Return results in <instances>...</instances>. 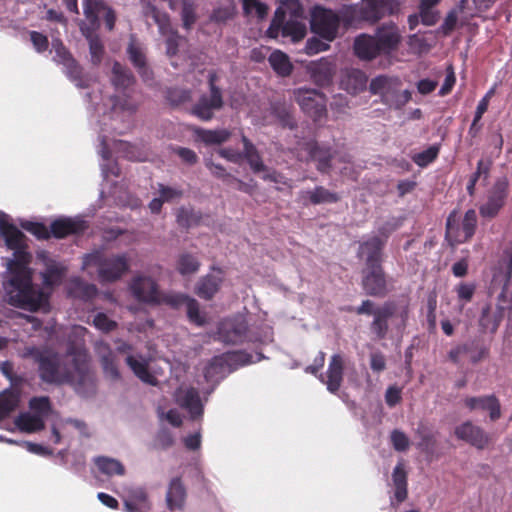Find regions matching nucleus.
Instances as JSON below:
<instances>
[{
	"instance_id": "f257e3e1",
	"label": "nucleus",
	"mask_w": 512,
	"mask_h": 512,
	"mask_svg": "<svg viewBox=\"0 0 512 512\" xmlns=\"http://www.w3.org/2000/svg\"><path fill=\"white\" fill-rule=\"evenodd\" d=\"M6 246L14 251L13 258L6 261L4 290L7 302L15 307L37 311L46 302L44 294L33 288L31 273L27 269L29 256L24 251V236L16 227L9 224L7 217L0 213V237Z\"/></svg>"
},
{
	"instance_id": "f03ea898",
	"label": "nucleus",
	"mask_w": 512,
	"mask_h": 512,
	"mask_svg": "<svg viewBox=\"0 0 512 512\" xmlns=\"http://www.w3.org/2000/svg\"><path fill=\"white\" fill-rule=\"evenodd\" d=\"M24 357L36 361L41 378L50 383L81 381L87 370V354L80 342L63 359L51 352H41L31 347L25 349Z\"/></svg>"
},
{
	"instance_id": "7ed1b4c3",
	"label": "nucleus",
	"mask_w": 512,
	"mask_h": 512,
	"mask_svg": "<svg viewBox=\"0 0 512 512\" xmlns=\"http://www.w3.org/2000/svg\"><path fill=\"white\" fill-rule=\"evenodd\" d=\"M307 33L303 8L298 0H288L284 7L276 11L267 34L277 38L280 34L292 42L301 41Z\"/></svg>"
},
{
	"instance_id": "20e7f679",
	"label": "nucleus",
	"mask_w": 512,
	"mask_h": 512,
	"mask_svg": "<svg viewBox=\"0 0 512 512\" xmlns=\"http://www.w3.org/2000/svg\"><path fill=\"white\" fill-rule=\"evenodd\" d=\"M83 266L96 267L98 277L102 282L116 281L129 269L128 259L124 254L104 255L101 252L86 255Z\"/></svg>"
},
{
	"instance_id": "39448f33",
	"label": "nucleus",
	"mask_w": 512,
	"mask_h": 512,
	"mask_svg": "<svg viewBox=\"0 0 512 512\" xmlns=\"http://www.w3.org/2000/svg\"><path fill=\"white\" fill-rule=\"evenodd\" d=\"M30 411L21 413L14 421L16 427L25 433H34L44 429L45 418L51 410L48 397H34L29 401Z\"/></svg>"
},
{
	"instance_id": "423d86ee",
	"label": "nucleus",
	"mask_w": 512,
	"mask_h": 512,
	"mask_svg": "<svg viewBox=\"0 0 512 512\" xmlns=\"http://www.w3.org/2000/svg\"><path fill=\"white\" fill-rule=\"evenodd\" d=\"M477 223L476 212L468 210L461 220L456 212L449 215L446 225V239L452 245L466 242L472 237Z\"/></svg>"
},
{
	"instance_id": "0eeeda50",
	"label": "nucleus",
	"mask_w": 512,
	"mask_h": 512,
	"mask_svg": "<svg viewBox=\"0 0 512 512\" xmlns=\"http://www.w3.org/2000/svg\"><path fill=\"white\" fill-rule=\"evenodd\" d=\"M252 362L251 356L244 352H229L214 357L204 369L208 381H216L239 366Z\"/></svg>"
},
{
	"instance_id": "6e6552de",
	"label": "nucleus",
	"mask_w": 512,
	"mask_h": 512,
	"mask_svg": "<svg viewBox=\"0 0 512 512\" xmlns=\"http://www.w3.org/2000/svg\"><path fill=\"white\" fill-rule=\"evenodd\" d=\"M397 9L398 3L394 0H361L352 7V14L359 20L375 23Z\"/></svg>"
},
{
	"instance_id": "1a4fd4ad",
	"label": "nucleus",
	"mask_w": 512,
	"mask_h": 512,
	"mask_svg": "<svg viewBox=\"0 0 512 512\" xmlns=\"http://www.w3.org/2000/svg\"><path fill=\"white\" fill-rule=\"evenodd\" d=\"M340 19L338 15L330 9L315 7L311 15V30L323 38V40L333 41L338 32Z\"/></svg>"
},
{
	"instance_id": "9d476101",
	"label": "nucleus",
	"mask_w": 512,
	"mask_h": 512,
	"mask_svg": "<svg viewBox=\"0 0 512 512\" xmlns=\"http://www.w3.org/2000/svg\"><path fill=\"white\" fill-rule=\"evenodd\" d=\"M508 180L505 177L498 179L489 190L485 202L480 206V215L484 218L495 217L505 204L508 195Z\"/></svg>"
},
{
	"instance_id": "9b49d317",
	"label": "nucleus",
	"mask_w": 512,
	"mask_h": 512,
	"mask_svg": "<svg viewBox=\"0 0 512 512\" xmlns=\"http://www.w3.org/2000/svg\"><path fill=\"white\" fill-rule=\"evenodd\" d=\"M294 97L302 110L314 119L321 118L326 111L325 97L316 90L299 88L294 91Z\"/></svg>"
},
{
	"instance_id": "f8f14e48",
	"label": "nucleus",
	"mask_w": 512,
	"mask_h": 512,
	"mask_svg": "<svg viewBox=\"0 0 512 512\" xmlns=\"http://www.w3.org/2000/svg\"><path fill=\"white\" fill-rule=\"evenodd\" d=\"M83 9L92 30L98 28L99 19L102 17L105 19L107 28L109 30L113 29L115 23L114 12L102 0H84Z\"/></svg>"
},
{
	"instance_id": "ddd939ff",
	"label": "nucleus",
	"mask_w": 512,
	"mask_h": 512,
	"mask_svg": "<svg viewBox=\"0 0 512 512\" xmlns=\"http://www.w3.org/2000/svg\"><path fill=\"white\" fill-rule=\"evenodd\" d=\"M454 434L459 440L465 441L479 450L488 447L491 441L490 436L481 427L470 421L456 426Z\"/></svg>"
},
{
	"instance_id": "4468645a",
	"label": "nucleus",
	"mask_w": 512,
	"mask_h": 512,
	"mask_svg": "<svg viewBox=\"0 0 512 512\" xmlns=\"http://www.w3.org/2000/svg\"><path fill=\"white\" fill-rule=\"evenodd\" d=\"M247 325L242 317L227 319L220 323L218 335L224 343L237 344L243 341Z\"/></svg>"
},
{
	"instance_id": "2eb2a0df",
	"label": "nucleus",
	"mask_w": 512,
	"mask_h": 512,
	"mask_svg": "<svg viewBox=\"0 0 512 512\" xmlns=\"http://www.w3.org/2000/svg\"><path fill=\"white\" fill-rule=\"evenodd\" d=\"M131 291L142 302L158 303L161 300L156 283L149 277L135 278L131 284Z\"/></svg>"
},
{
	"instance_id": "dca6fc26",
	"label": "nucleus",
	"mask_w": 512,
	"mask_h": 512,
	"mask_svg": "<svg viewBox=\"0 0 512 512\" xmlns=\"http://www.w3.org/2000/svg\"><path fill=\"white\" fill-rule=\"evenodd\" d=\"M367 76L358 69L350 68L342 70L339 85L351 95H356L366 89Z\"/></svg>"
},
{
	"instance_id": "f3484780",
	"label": "nucleus",
	"mask_w": 512,
	"mask_h": 512,
	"mask_svg": "<svg viewBox=\"0 0 512 512\" xmlns=\"http://www.w3.org/2000/svg\"><path fill=\"white\" fill-rule=\"evenodd\" d=\"M307 70L315 83L328 85L333 79L336 65L327 58H321L317 61L310 62L307 65Z\"/></svg>"
},
{
	"instance_id": "a211bd4d",
	"label": "nucleus",
	"mask_w": 512,
	"mask_h": 512,
	"mask_svg": "<svg viewBox=\"0 0 512 512\" xmlns=\"http://www.w3.org/2000/svg\"><path fill=\"white\" fill-rule=\"evenodd\" d=\"M223 101L220 92L212 87L208 96H203L195 105L193 112L202 120H210L213 116V111L222 107Z\"/></svg>"
},
{
	"instance_id": "6ab92c4d",
	"label": "nucleus",
	"mask_w": 512,
	"mask_h": 512,
	"mask_svg": "<svg viewBox=\"0 0 512 512\" xmlns=\"http://www.w3.org/2000/svg\"><path fill=\"white\" fill-rule=\"evenodd\" d=\"M175 400L190 413L192 418L200 416L203 412L198 393L193 388L180 387L175 392Z\"/></svg>"
},
{
	"instance_id": "aec40b11",
	"label": "nucleus",
	"mask_w": 512,
	"mask_h": 512,
	"mask_svg": "<svg viewBox=\"0 0 512 512\" xmlns=\"http://www.w3.org/2000/svg\"><path fill=\"white\" fill-rule=\"evenodd\" d=\"M376 41L381 53H389L396 49L401 41V35L395 25H386L378 29Z\"/></svg>"
},
{
	"instance_id": "412c9836",
	"label": "nucleus",
	"mask_w": 512,
	"mask_h": 512,
	"mask_svg": "<svg viewBox=\"0 0 512 512\" xmlns=\"http://www.w3.org/2000/svg\"><path fill=\"white\" fill-rule=\"evenodd\" d=\"M168 302L175 307L183 306L186 309L189 320L198 326L206 324V315L199 310L198 303L195 299L189 298L184 295L173 296L168 299Z\"/></svg>"
},
{
	"instance_id": "4be33fe9",
	"label": "nucleus",
	"mask_w": 512,
	"mask_h": 512,
	"mask_svg": "<svg viewBox=\"0 0 512 512\" xmlns=\"http://www.w3.org/2000/svg\"><path fill=\"white\" fill-rule=\"evenodd\" d=\"M243 143H244V153L243 156L248 160L251 169L255 173L263 172V179L269 180L273 182H281L280 176L272 171L268 172L265 165L260 160L259 156L257 155L253 145L248 141L246 137H243Z\"/></svg>"
},
{
	"instance_id": "5701e85b",
	"label": "nucleus",
	"mask_w": 512,
	"mask_h": 512,
	"mask_svg": "<svg viewBox=\"0 0 512 512\" xmlns=\"http://www.w3.org/2000/svg\"><path fill=\"white\" fill-rule=\"evenodd\" d=\"M464 403L470 410L488 411L491 420H496L501 416L500 403L494 395L466 398Z\"/></svg>"
},
{
	"instance_id": "b1692460",
	"label": "nucleus",
	"mask_w": 512,
	"mask_h": 512,
	"mask_svg": "<svg viewBox=\"0 0 512 512\" xmlns=\"http://www.w3.org/2000/svg\"><path fill=\"white\" fill-rule=\"evenodd\" d=\"M38 260L45 267L43 283L45 286H54L61 282L64 275V267L56 264L45 252L38 253Z\"/></svg>"
},
{
	"instance_id": "393cba45",
	"label": "nucleus",
	"mask_w": 512,
	"mask_h": 512,
	"mask_svg": "<svg viewBox=\"0 0 512 512\" xmlns=\"http://www.w3.org/2000/svg\"><path fill=\"white\" fill-rule=\"evenodd\" d=\"M383 241L378 236H371L360 244L358 255L368 265L374 267L380 260Z\"/></svg>"
},
{
	"instance_id": "a878e982",
	"label": "nucleus",
	"mask_w": 512,
	"mask_h": 512,
	"mask_svg": "<svg viewBox=\"0 0 512 512\" xmlns=\"http://www.w3.org/2000/svg\"><path fill=\"white\" fill-rule=\"evenodd\" d=\"M223 282V272L220 269H212L199 283L197 294L205 299L212 298L219 290Z\"/></svg>"
},
{
	"instance_id": "bb28decb",
	"label": "nucleus",
	"mask_w": 512,
	"mask_h": 512,
	"mask_svg": "<svg viewBox=\"0 0 512 512\" xmlns=\"http://www.w3.org/2000/svg\"><path fill=\"white\" fill-rule=\"evenodd\" d=\"M354 51L363 60L373 59L380 54L376 38L366 34H362L355 39Z\"/></svg>"
},
{
	"instance_id": "cd10ccee",
	"label": "nucleus",
	"mask_w": 512,
	"mask_h": 512,
	"mask_svg": "<svg viewBox=\"0 0 512 512\" xmlns=\"http://www.w3.org/2000/svg\"><path fill=\"white\" fill-rule=\"evenodd\" d=\"M86 228L83 220L78 218H62L54 221L51 225L52 233L62 238L70 233H78Z\"/></svg>"
},
{
	"instance_id": "c85d7f7f",
	"label": "nucleus",
	"mask_w": 512,
	"mask_h": 512,
	"mask_svg": "<svg viewBox=\"0 0 512 512\" xmlns=\"http://www.w3.org/2000/svg\"><path fill=\"white\" fill-rule=\"evenodd\" d=\"M343 375V359L341 355L334 354L331 357L327 370V389L330 392H336L341 385Z\"/></svg>"
},
{
	"instance_id": "c756f323",
	"label": "nucleus",
	"mask_w": 512,
	"mask_h": 512,
	"mask_svg": "<svg viewBox=\"0 0 512 512\" xmlns=\"http://www.w3.org/2000/svg\"><path fill=\"white\" fill-rule=\"evenodd\" d=\"M399 83L397 78L379 76L371 81L370 91L382 95L386 102H391L390 94L399 87Z\"/></svg>"
},
{
	"instance_id": "7c9ffc66",
	"label": "nucleus",
	"mask_w": 512,
	"mask_h": 512,
	"mask_svg": "<svg viewBox=\"0 0 512 512\" xmlns=\"http://www.w3.org/2000/svg\"><path fill=\"white\" fill-rule=\"evenodd\" d=\"M186 500V492L179 479L171 481L166 494L167 506L170 510H181Z\"/></svg>"
},
{
	"instance_id": "2f4dec72",
	"label": "nucleus",
	"mask_w": 512,
	"mask_h": 512,
	"mask_svg": "<svg viewBox=\"0 0 512 512\" xmlns=\"http://www.w3.org/2000/svg\"><path fill=\"white\" fill-rule=\"evenodd\" d=\"M126 361L140 380L151 385L157 384L156 377L149 372L148 363L145 359L142 357L128 356Z\"/></svg>"
},
{
	"instance_id": "473e14b6",
	"label": "nucleus",
	"mask_w": 512,
	"mask_h": 512,
	"mask_svg": "<svg viewBox=\"0 0 512 512\" xmlns=\"http://www.w3.org/2000/svg\"><path fill=\"white\" fill-rule=\"evenodd\" d=\"M302 199L312 204L334 203L339 197L337 194L328 191L323 187H316L314 190H307L301 193Z\"/></svg>"
},
{
	"instance_id": "72a5a7b5",
	"label": "nucleus",
	"mask_w": 512,
	"mask_h": 512,
	"mask_svg": "<svg viewBox=\"0 0 512 512\" xmlns=\"http://www.w3.org/2000/svg\"><path fill=\"white\" fill-rule=\"evenodd\" d=\"M96 353L101 360L105 374L112 379H116L118 377V370L114 364L110 348L104 343H97Z\"/></svg>"
},
{
	"instance_id": "f704fd0d",
	"label": "nucleus",
	"mask_w": 512,
	"mask_h": 512,
	"mask_svg": "<svg viewBox=\"0 0 512 512\" xmlns=\"http://www.w3.org/2000/svg\"><path fill=\"white\" fill-rule=\"evenodd\" d=\"M94 463L100 472L108 476H122L125 473L124 465L117 459L109 457H96Z\"/></svg>"
},
{
	"instance_id": "c9c22d12",
	"label": "nucleus",
	"mask_w": 512,
	"mask_h": 512,
	"mask_svg": "<svg viewBox=\"0 0 512 512\" xmlns=\"http://www.w3.org/2000/svg\"><path fill=\"white\" fill-rule=\"evenodd\" d=\"M269 63L272 69L280 76L290 75L293 69L288 55L280 50H275L270 54Z\"/></svg>"
},
{
	"instance_id": "e433bc0d",
	"label": "nucleus",
	"mask_w": 512,
	"mask_h": 512,
	"mask_svg": "<svg viewBox=\"0 0 512 512\" xmlns=\"http://www.w3.org/2000/svg\"><path fill=\"white\" fill-rule=\"evenodd\" d=\"M197 138L207 145L221 144L226 142L231 133L226 129L205 130L197 129L195 131Z\"/></svg>"
},
{
	"instance_id": "4c0bfd02",
	"label": "nucleus",
	"mask_w": 512,
	"mask_h": 512,
	"mask_svg": "<svg viewBox=\"0 0 512 512\" xmlns=\"http://www.w3.org/2000/svg\"><path fill=\"white\" fill-rule=\"evenodd\" d=\"M200 268V262L196 256L190 253H182L179 255L176 263L177 271L183 275L196 273Z\"/></svg>"
},
{
	"instance_id": "58836bf2",
	"label": "nucleus",
	"mask_w": 512,
	"mask_h": 512,
	"mask_svg": "<svg viewBox=\"0 0 512 512\" xmlns=\"http://www.w3.org/2000/svg\"><path fill=\"white\" fill-rule=\"evenodd\" d=\"M82 33L86 36L89 41V50L91 61L93 64H99L103 55V46L97 37H94L89 29L84 26L81 27Z\"/></svg>"
},
{
	"instance_id": "ea45409f",
	"label": "nucleus",
	"mask_w": 512,
	"mask_h": 512,
	"mask_svg": "<svg viewBox=\"0 0 512 512\" xmlns=\"http://www.w3.org/2000/svg\"><path fill=\"white\" fill-rule=\"evenodd\" d=\"M18 396L10 391H5L0 394V420L7 417L17 406Z\"/></svg>"
},
{
	"instance_id": "a19ab883",
	"label": "nucleus",
	"mask_w": 512,
	"mask_h": 512,
	"mask_svg": "<svg viewBox=\"0 0 512 512\" xmlns=\"http://www.w3.org/2000/svg\"><path fill=\"white\" fill-rule=\"evenodd\" d=\"M364 287L370 294H379L384 289V279L379 270H374L364 279Z\"/></svg>"
},
{
	"instance_id": "79ce46f5",
	"label": "nucleus",
	"mask_w": 512,
	"mask_h": 512,
	"mask_svg": "<svg viewBox=\"0 0 512 512\" xmlns=\"http://www.w3.org/2000/svg\"><path fill=\"white\" fill-rule=\"evenodd\" d=\"M242 5L245 14L248 16L263 19L268 13L267 5L260 0H242Z\"/></svg>"
},
{
	"instance_id": "37998d69",
	"label": "nucleus",
	"mask_w": 512,
	"mask_h": 512,
	"mask_svg": "<svg viewBox=\"0 0 512 512\" xmlns=\"http://www.w3.org/2000/svg\"><path fill=\"white\" fill-rule=\"evenodd\" d=\"M440 0H421L420 1V16L426 25H433L437 21V13L431 10L432 7L437 5Z\"/></svg>"
},
{
	"instance_id": "c03bdc74",
	"label": "nucleus",
	"mask_w": 512,
	"mask_h": 512,
	"mask_svg": "<svg viewBox=\"0 0 512 512\" xmlns=\"http://www.w3.org/2000/svg\"><path fill=\"white\" fill-rule=\"evenodd\" d=\"M112 72V81L116 86L127 87L133 81L132 76L119 63H114Z\"/></svg>"
},
{
	"instance_id": "a18cd8bd",
	"label": "nucleus",
	"mask_w": 512,
	"mask_h": 512,
	"mask_svg": "<svg viewBox=\"0 0 512 512\" xmlns=\"http://www.w3.org/2000/svg\"><path fill=\"white\" fill-rule=\"evenodd\" d=\"M52 47L56 53V61L64 64L65 66H67V68L76 69L74 60L71 58L70 54L59 40H53Z\"/></svg>"
},
{
	"instance_id": "49530a36",
	"label": "nucleus",
	"mask_w": 512,
	"mask_h": 512,
	"mask_svg": "<svg viewBox=\"0 0 512 512\" xmlns=\"http://www.w3.org/2000/svg\"><path fill=\"white\" fill-rule=\"evenodd\" d=\"M52 47L56 53V61L64 64L65 66H67V68L76 69L74 60L71 58L70 54L59 40H53Z\"/></svg>"
},
{
	"instance_id": "de8ad7c7",
	"label": "nucleus",
	"mask_w": 512,
	"mask_h": 512,
	"mask_svg": "<svg viewBox=\"0 0 512 512\" xmlns=\"http://www.w3.org/2000/svg\"><path fill=\"white\" fill-rule=\"evenodd\" d=\"M328 49V41H323L316 37H311L307 40L303 51L305 54L312 56Z\"/></svg>"
},
{
	"instance_id": "09e8293b",
	"label": "nucleus",
	"mask_w": 512,
	"mask_h": 512,
	"mask_svg": "<svg viewBox=\"0 0 512 512\" xmlns=\"http://www.w3.org/2000/svg\"><path fill=\"white\" fill-rule=\"evenodd\" d=\"M438 151L439 150L437 147L431 146L427 150L416 154L413 157V160L417 165L424 167L431 163L437 157Z\"/></svg>"
},
{
	"instance_id": "8fccbe9b",
	"label": "nucleus",
	"mask_w": 512,
	"mask_h": 512,
	"mask_svg": "<svg viewBox=\"0 0 512 512\" xmlns=\"http://www.w3.org/2000/svg\"><path fill=\"white\" fill-rule=\"evenodd\" d=\"M69 423L73 424L77 428L80 427V423L78 421H74V420L59 419L52 423L51 430H52V435H53V442L55 444H59L61 442V439H62L61 432L65 429V426Z\"/></svg>"
},
{
	"instance_id": "3c124183",
	"label": "nucleus",
	"mask_w": 512,
	"mask_h": 512,
	"mask_svg": "<svg viewBox=\"0 0 512 512\" xmlns=\"http://www.w3.org/2000/svg\"><path fill=\"white\" fill-rule=\"evenodd\" d=\"M93 323L95 327L101 331L108 332L115 328L116 323L109 319L107 315L99 313L94 317Z\"/></svg>"
},
{
	"instance_id": "603ef678",
	"label": "nucleus",
	"mask_w": 512,
	"mask_h": 512,
	"mask_svg": "<svg viewBox=\"0 0 512 512\" xmlns=\"http://www.w3.org/2000/svg\"><path fill=\"white\" fill-rule=\"evenodd\" d=\"M393 447L398 451H405L409 447L408 437L401 431L395 430L391 434Z\"/></svg>"
},
{
	"instance_id": "864d4df0",
	"label": "nucleus",
	"mask_w": 512,
	"mask_h": 512,
	"mask_svg": "<svg viewBox=\"0 0 512 512\" xmlns=\"http://www.w3.org/2000/svg\"><path fill=\"white\" fill-rule=\"evenodd\" d=\"M475 288V285L472 283L460 284L456 289L459 300L464 301L465 303L471 301L475 292Z\"/></svg>"
},
{
	"instance_id": "5fc2aeb1",
	"label": "nucleus",
	"mask_w": 512,
	"mask_h": 512,
	"mask_svg": "<svg viewBox=\"0 0 512 512\" xmlns=\"http://www.w3.org/2000/svg\"><path fill=\"white\" fill-rule=\"evenodd\" d=\"M146 502V494L142 490L135 491V494L131 500H126L124 503L127 512H136L135 504L144 505Z\"/></svg>"
},
{
	"instance_id": "6e6d98bb",
	"label": "nucleus",
	"mask_w": 512,
	"mask_h": 512,
	"mask_svg": "<svg viewBox=\"0 0 512 512\" xmlns=\"http://www.w3.org/2000/svg\"><path fill=\"white\" fill-rule=\"evenodd\" d=\"M488 172V166H484V162L482 160H480L477 164V170L475 171V173L471 176L470 180H469V183L467 185V190H468V193L470 195H473L474 194V189H475V185H476V182L479 178V176L484 173V174H487Z\"/></svg>"
},
{
	"instance_id": "4d7b16f0",
	"label": "nucleus",
	"mask_w": 512,
	"mask_h": 512,
	"mask_svg": "<svg viewBox=\"0 0 512 512\" xmlns=\"http://www.w3.org/2000/svg\"><path fill=\"white\" fill-rule=\"evenodd\" d=\"M128 53L131 61L138 68H143L145 64V58L143 53L139 48H137L134 43H131L128 47Z\"/></svg>"
},
{
	"instance_id": "13d9d810",
	"label": "nucleus",
	"mask_w": 512,
	"mask_h": 512,
	"mask_svg": "<svg viewBox=\"0 0 512 512\" xmlns=\"http://www.w3.org/2000/svg\"><path fill=\"white\" fill-rule=\"evenodd\" d=\"M31 41L38 52H42L48 47V39L43 34L33 31L30 33Z\"/></svg>"
},
{
	"instance_id": "bf43d9fd",
	"label": "nucleus",
	"mask_w": 512,
	"mask_h": 512,
	"mask_svg": "<svg viewBox=\"0 0 512 512\" xmlns=\"http://www.w3.org/2000/svg\"><path fill=\"white\" fill-rule=\"evenodd\" d=\"M455 74L451 66L447 67L445 81L439 91L441 95L448 94L455 84Z\"/></svg>"
},
{
	"instance_id": "052dcab7",
	"label": "nucleus",
	"mask_w": 512,
	"mask_h": 512,
	"mask_svg": "<svg viewBox=\"0 0 512 512\" xmlns=\"http://www.w3.org/2000/svg\"><path fill=\"white\" fill-rule=\"evenodd\" d=\"M386 403L393 407L398 404L401 400V390L398 387L392 386L389 387L385 393Z\"/></svg>"
},
{
	"instance_id": "680f3d73",
	"label": "nucleus",
	"mask_w": 512,
	"mask_h": 512,
	"mask_svg": "<svg viewBox=\"0 0 512 512\" xmlns=\"http://www.w3.org/2000/svg\"><path fill=\"white\" fill-rule=\"evenodd\" d=\"M218 153L221 157L235 163L239 162L243 157V154L241 152L232 148L219 149Z\"/></svg>"
},
{
	"instance_id": "e2e57ef3",
	"label": "nucleus",
	"mask_w": 512,
	"mask_h": 512,
	"mask_svg": "<svg viewBox=\"0 0 512 512\" xmlns=\"http://www.w3.org/2000/svg\"><path fill=\"white\" fill-rule=\"evenodd\" d=\"M392 477L394 486L407 485L406 472L402 464L396 465Z\"/></svg>"
},
{
	"instance_id": "0e129e2a",
	"label": "nucleus",
	"mask_w": 512,
	"mask_h": 512,
	"mask_svg": "<svg viewBox=\"0 0 512 512\" xmlns=\"http://www.w3.org/2000/svg\"><path fill=\"white\" fill-rule=\"evenodd\" d=\"M176 154L185 162L188 164H194L197 162V155L196 153L188 148H178L175 150Z\"/></svg>"
},
{
	"instance_id": "69168bd1",
	"label": "nucleus",
	"mask_w": 512,
	"mask_h": 512,
	"mask_svg": "<svg viewBox=\"0 0 512 512\" xmlns=\"http://www.w3.org/2000/svg\"><path fill=\"white\" fill-rule=\"evenodd\" d=\"M181 14H182V20H183L184 26L189 28L195 21L193 7L188 3H184Z\"/></svg>"
},
{
	"instance_id": "338daca9",
	"label": "nucleus",
	"mask_w": 512,
	"mask_h": 512,
	"mask_svg": "<svg viewBox=\"0 0 512 512\" xmlns=\"http://www.w3.org/2000/svg\"><path fill=\"white\" fill-rule=\"evenodd\" d=\"M181 196V192L174 188L160 186V197L163 202H168L179 198Z\"/></svg>"
},
{
	"instance_id": "774afa93",
	"label": "nucleus",
	"mask_w": 512,
	"mask_h": 512,
	"mask_svg": "<svg viewBox=\"0 0 512 512\" xmlns=\"http://www.w3.org/2000/svg\"><path fill=\"white\" fill-rule=\"evenodd\" d=\"M371 369L376 372L383 371L386 367L385 358L380 353H373L370 361Z\"/></svg>"
}]
</instances>
